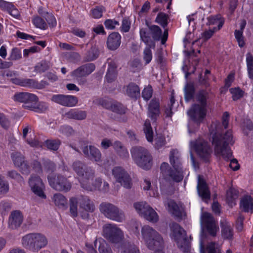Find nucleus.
I'll return each instance as SVG.
<instances>
[{
	"label": "nucleus",
	"instance_id": "f257e3e1",
	"mask_svg": "<svg viewBox=\"0 0 253 253\" xmlns=\"http://www.w3.org/2000/svg\"><path fill=\"white\" fill-rule=\"evenodd\" d=\"M229 114L225 112L222 116V125L219 122L212 123L210 128L212 144L214 146V152L221 155L226 161L229 160L232 156V152L228 145H233L232 132L230 130L223 132L222 126L226 129L228 126Z\"/></svg>",
	"mask_w": 253,
	"mask_h": 253
},
{
	"label": "nucleus",
	"instance_id": "f03ea898",
	"mask_svg": "<svg viewBox=\"0 0 253 253\" xmlns=\"http://www.w3.org/2000/svg\"><path fill=\"white\" fill-rule=\"evenodd\" d=\"M141 234L149 250L157 253L162 251L164 247V241L157 231L148 225H145L141 229Z\"/></svg>",
	"mask_w": 253,
	"mask_h": 253
},
{
	"label": "nucleus",
	"instance_id": "7ed1b4c3",
	"mask_svg": "<svg viewBox=\"0 0 253 253\" xmlns=\"http://www.w3.org/2000/svg\"><path fill=\"white\" fill-rule=\"evenodd\" d=\"M48 241L46 237L39 233H29L22 238L21 244L26 250L33 252H38L44 248Z\"/></svg>",
	"mask_w": 253,
	"mask_h": 253
},
{
	"label": "nucleus",
	"instance_id": "20e7f679",
	"mask_svg": "<svg viewBox=\"0 0 253 253\" xmlns=\"http://www.w3.org/2000/svg\"><path fill=\"white\" fill-rule=\"evenodd\" d=\"M72 168L80 179L82 186L88 184L95 176L94 169L83 161H75L72 165Z\"/></svg>",
	"mask_w": 253,
	"mask_h": 253
},
{
	"label": "nucleus",
	"instance_id": "39448f33",
	"mask_svg": "<svg viewBox=\"0 0 253 253\" xmlns=\"http://www.w3.org/2000/svg\"><path fill=\"white\" fill-rule=\"evenodd\" d=\"M132 159L139 167L149 169L153 165V158L148 150L141 146H135L130 150Z\"/></svg>",
	"mask_w": 253,
	"mask_h": 253
},
{
	"label": "nucleus",
	"instance_id": "423d86ee",
	"mask_svg": "<svg viewBox=\"0 0 253 253\" xmlns=\"http://www.w3.org/2000/svg\"><path fill=\"white\" fill-rule=\"evenodd\" d=\"M172 238L181 250L186 251L190 247L191 236L188 237L185 230L176 223L170 225Z\"/></svg>",
	"mask_w": 253,
	"mask_h": 253
},
{
	"label": "nucleus",
	"instance_id": "0eeeda50",
	"mask_svg": "<svg viewBox=\"0 0 253 253\" xmlns=\"http://www.w3.org/2000/svg\"><path fill=\"white\" fill-rule=\"evenodd\" d=\"M99 210L106 217L111 220L122 222L125 219L124 212L112 204L103 202L100 205Z\"/></svg>",
	"mask_w": 253,
	"mask_h": 253
},
{
	"label": "nucleus",
	"instance_id": "6e6552de",
	"mask_svg": "<svg viewBox=\"0 0 253 253\" xmlns=\"http://www.w3.org/2000/svg\"><path fill=\"white\" fill-rule=\"evenodd\" d=\"M103 236L110 243L118 244L124 239L123 231L117 225L107 223L103 226Z\"/></svg>",
	"mask_w": 253,
	"mask_h": 253
},
{
	"label": "nucleus",
	"instance_id": "1a4fd4ad",
	"mask_svg": "<svg viewBox=\"0 0 253 253\" xmlns=\"http://www.w3.org/2000/svg\"><path fill=\"white\" fill-rule=\"evenodd\" d=\"M201 225L202 236L204 232L206 231L211 236L215 237L219 230L214 218L211 214L208 212L202 213L201 216Z\"/></svg>",
	"mask_w": 253,
	"mask_h": 253
},
{
	"label": "nucleus",
	"instance_id": "9d476101",
	"mask_svg": "<svg viewBox=\"0 0 253 253\" xmlns=\"http://www.w3.org/2000/svg\"><path fill=\"white\" fill-rule=\"evenodd\" d=\"M47 179L50 186L57 191L67 192L71 188L70 182L61 174L50 173L47 176Z\"/></svg>",
	"mask_w": 253,
	"mask_h": 253
},
{
	"label": "nucleus",
	"instance_id": "9b49d317",
	"mask_svg": "<svg viewBox=\"0 0 253 253\" xmlns=\"http://www.w3.org/2000/svg\"><path fill=\"white\" fill-rule=\"evenodd\" d=\"M95 69V66L93 63H88L83 64L71 73V76L76 80L80 84H84L86 80L85 78L92 73Z\"/></svg>",
	"mask_w": 253,
	"mask_h": 253
},
{
	"label": "nucleus",
	"instance_id": "f8f14e48",
	"mask_svg": "<svg viewBox=\"0 0 253 253\" xmlns=\"http://www.w3.org/2000/svg\"><path fill=\"white\" fill-rule=\"evenodd\" d=\"M28 182L32 191L36 195L42 199H46V196L44 192L45 186L39 176L34 174H32Z\"/></svg>",
	"mask_w": 253,
	"mask_h": 253
},
{
	"label": "nucleus",
	"instance_id": "ddd939ff",
	"mask_svg": "<svg viewBox=\"0 0 253 253\" xmlns=\"http://www.w3.org/2000/svg\"><path fill=\"white\" fill-rule=\"evenodd\" d=\"M112 174L116 181L126 189H130L132 185L129 174L121 167H116L112 169Z\"/></svg>",
	"mask_w": 253,
	"mask_h": 253
},
{
	"label": "nucleus",
	"instance_id": "4468645a",
	"mask_svg": "<svg viewBox=\"0 0 253 253\" xmlns=\"http://www.w3.org/2000/svg\"><path fill=\"white\" fill-rule=\"evenodd\" d=\"M81 149L84 157L96 163L102 162V155L100 150L93 145H88L85 143L82 145Z\"/></svg>",
	"mask_w": 253,
	"mask_h": 253
},
{
	"label": "nucleus",
	"instance_id": "2eb2a0df",
	"mask_svg": "<svg viewBox=\"0 0 253 253\" xmlns=\"http://www.w3.org/2000/svg\"><path fill=\"white\" fill-rule=\"evenodd\" d=\"M193 147L203 160L206 162L208 161L211 150L207 142L203 139L196 140L193 143Z\"/></svg>",
	"mask_w": 253,
	"mask_h": 253
},
{
	"label": "nucleus",
	"instance_id": "dca6fc26",
	"mask_svg": "<svg viewBox=\"0 0 253 253\" xmlns=\"http://www.w3.org/2000/svg\"><path fill=\"white\" fill-rule=\"evenodd\" d=\"M187 114L194 122L199 125L203 122L206 116V107L194 104L188 111Z\"/></svg>",
	"mask_w": 253,
	"mask_h": 253
},
{
	"label": "nucleus",
	"instance_id": "f3484780",
	"mask_svg": "<svg viewBox=\"0 0 253 253\" xmlns=\"http://www.w3.org/2000/svg\"><path fill=\"white\" fill-rule=\"evenodd\" d=\"M51 100L62 106L70 107L76 106L78 102L77 97L69 95H54L52 97Z\"/></svg>",
	"mask_w": 253,
	"mask_h": 253
},
{
	"label": "nucleus",
	"instance_id": "a211bd4d",
	"mask_svg": "<svg viewBox=\"0 0 253 253\" xmlns=\"http://www.w3.org/2000/svg\"><path fill=\"white\" fill-rule=\"evenodd\" d=\"M197 191L203 200L207 202L210 198L211 193L205 180L203 176H198Z\"/></svg>",
	"mask_w": 253,
	"mask_h": 253
},
{
	"label": "nucleus",
	"instance_id": "6ab92c4d",
	"mask_svg": "<svg viewBox=\"0 0 253 253\" xmlns=\"http://www.w3.org/2000/svg\"><path fill=\"white\" fill-rule=\"evenodd\" d=\"M220 224L222 238L225 240H233L234 231L231 224L225 219L221 220Z\"/></svg>",
	"mask_w": 253,
	"mask_h": 253
},
{
	"label": "nucleus",
	"instance_id": "aec40b11",
	"mask_svg": "<svg viewBox=\"0 0 253 253\" xmlns=\"http://www.w3.org/2000/svg\"><path fill=\"white\" fill-rule=\"evenodd\" d=\"M23 222V215L19 211L11 212L8 220V226L12 229H17Z\"/></svg>",
	"mask_w": 253,
	"mask_h": 253
},
{
	"label": "nucleus",
	"instance_id": "412c9836",
	"mask_svg": "<svg viewBox=\"0 0 253 253\" xmlns=\"http://www.w3.org/2000/svg\"><path fill=\"white\" fill-rule=\"evenodd\" d=\"M165 205L168 206L169 211L175 216L182 219L185 216L183 208L182 207H179L174 201L168 200L165 203Z\"/></svg>",
	"mask_w": 253,
	"mask_h": 253
},
{
	"label": "nucleus",
	"instance_id": "4be33fe9",
	"mask_svg": "<svg viewBox=\"0 0 253 253\" xmlns=\"http://www.w3.org/2000/svg\"><path fill=\"white\" fill-rule=\"evenodd\" d=\"M121 36L117 32H113L110 34L107 41V47L111 50L117 49L120 45L121 42Z\"/></svg>",
	"mask_w": 253,
	"mask_h": 253
},
{
	"label": "nucleus",
	"instance_id": "5701e85b",
	"mask_svg": "<svg viewBox=\"0 0 253 253\" xmlns=\"http://www.w3.org/2000/svg\"><path fill=\"white\" fill-rule=\"evenodd\" d=\"M160 103L158 99H153L149 105V116L153 122H156L160 114Z\"/></svg>",
	"mask_w": 253,
	"mask_h": 253
},
{
	"label": "nucleus",
	"instance_id": "b1692460",
	"mask_svg": "<svg viewBox=\"0 0 253 253\" xmlns=\"http://www.w3.org/2000/svg\"><path fill=\"white\" fill-rule=\"evenodd\" d=\"M141 40L150 47L154 48L155 46V41L151 37V30L148 28H142L140 30Z\"/></svg>",
	"mask_w": 253,
	"mask_h": 253
},
{
	"label": "nucleus",
	"instance_id": "393cba45",
	"mask_svg": "<svg viewBox=\"0 0 253 253\" xmlns=\"http://www.w3.org/2000/svg\"><path fill=\"white\" fill-rule=\"evenodd\" d=\"M78 201L80 207L85 211L92 212L94 211V205L87 196L81 195Z\"/></svg>",
	"mask_w": 253,
	"mask_h": 253
},
{
	"label": "nucleus",
	"instance_id": "a878e982",
	"mask_svg": "<svg viewBox=\"0 0 253 253\" xmlns=\"http://www.w3.org/2000/svg\"><path fill=\"white\" fill-rule=\"evenodd\" d=\"M240 208L246 212H253V198L249 195L244 196L240 201Z\"/></svg>",
	"mask_w": 253,
	"mask_h": 253
},
{
	"label": "nucleus",
	"instance_id": "bb28decb",
	"mask_svg": "<svg viewBox=\"0 0 253 253\" xmlns=\"http://www.w3.org/2000/svg\"><path fill=\"white\" fill-rule=\"evenodd\" d=\"M65 116L69 119L84 120L86 118L87 112L85 111L71 109L65 114Z\"/></svg>",
	"mask_w": 253,
	"mask_h": 253
},
{
	"label": "nucleus",
	"instance_id": "cd10ccee",
	"mask_svg": "<svg viewBox=\"0 0 253 253\" xmlns=\"http://www.w3.org/2000/svg\"><path fill=\"white\" fill-rule=\"evenodd\" d=\"M169 162L173 169H179L182 167L180 154L176 149H173L169 153Z\"/></svg>",
	"mask_w": 253,
	"mask_h": 253
},
{
	"label": "nucleus",
	"instance_id": "c85d7f7f",
	"mask_svg": "<svg viewBox=\"0 0 253 253\" xmlns=\"http://www.w3.org/2000/svg\"><path fill=\"white\" fill-rule=\"evenodd\" d=\"M126 93L130 97L137 99L140 95L139 87L135 84L130 83L126 86Z\"/></svg>",
	"mask_w": 253,
	"mask_h": 253
},
{
	"label": "nucleus",
	"instance_id": "c756f323",
	"mask_svg": "<svg viewBox=\"0 0 253 253\" xmlns=\"http://www.w3.org/2000/svg\"><path fill=\"white\" fill-rule=\"evenodd\" d=\"M147 207L148 208L147 209V211H146L142 217L151 222H157L159 219V216L158 214L152 207L150 206Z\"/></svg>",
	"mask_w": 253,
	"mask_h": 253
},
{
	"label": "nucleus",
	"instance_id": "7c9ffc66",
	"mask_svg": "<svg viewBox=\"0 0 253 253\" xmlns=\"http://www.w3.org/2000/svg\"><path fill=\"white\" fill-rule=\"evenodd\" d=\"M117 66L114 62L109 63V67L106 75V78L108 82H113L117 77Z\"/></svg>",
	"mask_w": 253,
	"mask_h": 253
},
{
	"label": "nucleus",
	"instance_id": "2f4dec72",
	"mask_svg": "<svg viewBox=\"0 0 253 253\" xmlns=\"http://www.w3.org/2000/svg\"><path fill=\"white\" fill-rule=\"evenodd\" d=\"M52 200L55 205L59 208L65 209L67 207V199L62 194H55L53 196Z\"/></svg>",
	"mask_w": 253,
	"mask_h": 253
},
{
	"label": "nucleus",
	"instance_id": "473e14b6",
	"mask_svg": "<svg viewBox=\"0 0 253 253\" xmlns=\"http://www.w3.org/2000/svg\"><path fill=\"white\" fill-rule=\"evenodd\" d=\"M174 170H168V175L173 180L179 182L182 180L183 175L182 167H180L179 169H174Z\"/></svg>",
	"mask_w": 253,
	"mask_h": 253
},
{
	"label": "nucleus",
	"instance_id": "72a5a7b5",
	"mask_svg": "<svg viewBox=\"0 0 253 253\" xmlns=\"http://www.w3.org/2000/svg\"><path fill=\"white\" fill-rule=\"evenodd\" d=\"M143 130L145 134L147 140L152 142L153 140V131L151 126L150 122L149 120H146L144 123Z\"/></svg>",
	"mask_w": 253,
	"mask_h": 253
},
{
	"label": "nucleus",
	"instance_id": "f704fd0d",
	"mask_svg": "<svg viewBox=\"0 0 253 253\" xmlns=\"http://www.w3.org/2000/svg\"><path fill=\"white\" fill-rule=\"evenodd\" d=\"M185 100L188 102L194 97L195 93V88L192 83L187 84L184 87Z\"/></svg>",
	"mask_w": 253,
	"mask_h": 253
},
{
	"label": "nucleus",
	"instance_id": "c9c22d12",
	"mask_svg": "<svg viewBox=\"0 0 253 253\" xmlns=\"http://www.w3.org/2000/svg\"><path fill=\"white\" fill-rule=\"evenodd\" d=\"M208 92L205 90H200L196 95L197 101L200 104V105L206 107L207 99L208 97Z\"/></svg>",
	"mask_w": 253,
	"mask_h": 253
},
{
	"label": "nucleus",
	"instance_id": "e433bc0d",
	"mask_svg": "<svg viewBox=\"0 0 253 253\" xmlns=\"http://www.w3.org/2000/svg\"><path fill=\"white\" fill-rule=\"evenodd\" d=\"M38 97L34 94L30 93L28 95V98L26 100L24 103V107L32 110L33 108H34V106H35L36 103H38Z\"/></svg>",
	"mask_w": 253,
	"mask_h": 253
},
{
	"label": "nucleus",
	"instance_id": "4c0bfd02",
	"mask_svg": "<svg viewBox=\"0 0 253 253\" xmlns=\"http://www.w3.org/2000/svg\"><path fill=\"white\" fill-rule=\"evenodd\" d=\"M42 166L46 172L52 173L56 170L55 163L48 159H43L42 161Z\"/></svg>",
	"mask_w": 253,
	"mask_h": 253
},
{
	"label": "nucleus",
	"instance_id": "58836bf2",
	"mask_svg": "<svg viewBox=\"0 0 253 253\" xmlns=\"http://www.w3.org/2000/svg\"><path fill=\"white\" fill-rule=\"evenodd\" d=\"M98 55L99 51L98 48L95 46H92L86 53L85 60L87 61H93L96 59Z\"/></svg>",
	"mask_w": 253,
	"mask_h": 253
},
{
	"label": "nucleus",
	"instance_id": "ea45409f",
	"mask_svg": "<svg viewBox=\"0 0 253 253\" xmlns=\"http://www.w3.org/2000/svg\"><path fill=\"white\" fill-rule=\"evenodd\" d=\"M150 206L145 202H138L134 203L133 207H134L137 212L142 216L145 213L147 209L148 208L147 207Z\"/></svg>",
	"mask_w": 253,
	"mask_h": 253
},
{
	"label": "nucleus",
	"instance_id": "a19ab883",
	"mask_svg": "<svg viewBox=\"0 0 253 253\" xmlns=\"http://www.w3.org/2000/svg\"><path fill=\"white\" fill-rule=\"evenodd\" d=\"M151 30L152 38L154 41H159L162 34V31L158 26L152 25L149 27Z\"/></svg>",
	"mask_w": 253,
	"mask_h": 253
},
{
	"label": "nucleus",
	"instance_id": "79ce46f5",
	"mask_svg": "<svg viewBox=\"0 0 253 253\" xmlns=\"http://www.w3.org/2000/svg\"><path fill=\"white\" fill-rule=\"evenodd\" d=\"M123 253H140L137 247L129 242L125 243L123 247Z\"/></svg>",
	"mask_w": 253,
	"mask_h": 253
},
{
	"label": "nucleus",
	"instance_id": "37998d69",
	"mask_svg": "<svg viewBox=\"0 0 253 253\" xmlns=\"http://www.w3.org/2000/svg\"><path fill=\"white\" fill-rule=\"evenodd\" d=\"M45 145L48 149L56 151L58 149L61 142L59 139H48L45 142Z\"/></svg>",
	"mask_w": 253,
	"mask_h": 253
},
{
	"label": "nucleus",
	"instance_id": "c03bdc74",
	"mask_svg": "<svg viewBox=\"0 0 253 253\" xmlns=\"http://www.w3.org/2000/svg\"><path fill=\"white\" fill-rule=\"evenodd\" d=\"M102 183V179L98 177L95 179V181L92 182V185L90 186L89 183L85 184L83 187L88 190L92 191L93 190L98 189L100 190L101 188V184Z\"/></svg>",
	"mask_w": 253,
	"mask_h": 253
},
{
	"label": "nucleus",
	"instance_id": "a18cd8bd",
	"mask_svg": "<svg viewBox=\"0 0 253 253\" xmlns=\"http://www.w3.org/2000/svg\"><path fill=\"white\" fill-rule=\"evenodd\" d=\"M168 14L163 12H160L157 16L155 22L160 24L164 28H165L168 25Z\"/></svg>",
	"mask_w": 253,
	"mask_h": 253
},
{
	"label": "nucleus",
	"instance_id": "49530a36",
	"mask_svg": "<svg viewBox=\"0 0 253 253\" xmlns=\"http://www.w3.org/2000/svg\"><path fill=\"white\" fill-rule=\"evenodd\" d=\"M78 200L75 197H72L70 199V212L71 215L76 217L78 215Z\"/></svg>",
	"mask_w": 253,
	"mask_h": 253
},
{
	"label": "nucleus",
	"instance_id": "de8ad7c7",
	"mask_svg": "<svg viewBox=\"0 0 253 253\" xmlns=\"http://www.w3.org/2000/svg\"><path fill=\"white\" fill-rule=\"evenodd\" d=\"M11 157L16 167H18L21 165V163L24 161V157L19 152H14L11 155Z\"/></svg>",
	"mask_w": 253,
	"mask_h": 253
},
{
	"label": "nucleus",
	"instance_id": "09e8293b",
	"mask_svg": "<svg viewBox=\"0 0 253 253\" xmlns=\"http://www.w3.org/2000/svg\"><path fill=\"white\" fill-rule=\"evenodd\" d=\"M238 197V192L234 188H230L227 191V200L229 203L232 204L234 200Z\"/></svg>",
	"mask_w": 253,
	"mask_h": 253
},
{
	"label": "nucleus",
	"instance_id": "8fccbe9b",
	"mask_svg": "<svg viewBox=\"0 0 253 253\" xmlns=\"http://www.w3.org/2000/svg\"><path fill=\"white\" fill-rule=\"evenodd\" d=\"M34 25L37 28L41 29H45L46 27V23L41 17L36 16L33 19Z\"/></svg>",
	"mask_w": 253,
	"mask_h": 253
},
{
	"label": "nucleus",
	"instance_id": "3c124183",
	"mask_svg": "<svg viewBox=\"0 0 253 253\" xmlns=\"http://www.w3.org/2000/svg\"><path fill=\"white\" fill-rule=\"evenodd\" d=\"M206 250L208 253H221V249L215 242H211L207 246Z\"/></svg>",
	"mask_w": 253,
	"mask_h": 253
},
{
	"label": "nucleus",
	"instance_id": "603ef678",
	"mask_svg": "<svg viewBox=\"0 0 253 253\" xmlns=\"http://www.w3.org/2000/svg\"><path fill=\"white\" fill-rule=\"evenodd\" d=\"M110 110L115 113L123 114L126 112L125 108L121 104L118 103H112Z\"/></svg>",
	"mask_w": 253,
	"mask_h": 253
},
{
	"label": "nucleus",
	"instance_id": "864d4df0",
	"mask_svg": "<svg viewBox=\"0 0 253 253\" xmlns=\"http://www.w3.org/2000/svg\"><path fill=\"white\" fill-rule=\"evenodd\" d=\"M230 91L232 94V98L234 101L243 96L244 92L239 88H231L230 89Z\"/></svg>",
	"mask_w": 253,
	"mask_h": 253
},
{
	"label": "nucleus",
	"instance_id": "5fc2aeb1",
	"mask_svg": "<svg viewBox=\"0 0 253 253\" xmlns=\"http://www.w3.org/2000/svg\"><path fill=\"white\" fill-rule=\"evenodd\" d=\"M66 58L70 62L76 63L79 61L81 59V56L76 52H71L67 53L66 55Z\"/></svg>",
	"mask_w": 253,
	"mask_h": 253
},
{
	"label": "nucleus",
	"instance_id": "6e6d98bb",
	"mask_svg": "<svg viewBox=\"0 0 253 253\" xmlns=\"http://www.w3.org/2000/svg\"><path fill=\"white\" fill-rule=\"evenodd\" d=\"M0 125L5 129H7L10 126L9 119L3 113H0Z\"/></svg>",
	"mask_w": 253,
	"mask_h": 253
},
{
	"label": "nucleus",
	"instance_id": "4d7b16f0",
	"mask_svg": "<svg viewBox=\"0 0 253 253\" xmlns=\"http://www.w3.org/2000/svg\"><path fill=\"white\" fill-rule=\"evenodd\" d=\"M30 93L28 92H20L15 94L14 95V99L18 102L24 103L26 100L28 98V95Z\"/></svg>",
	"mask_w": 253,
	"mask_h": 253
},
{
	"label": "nucleus",
	"instance_id": "13d9d810",
	"mask_svg": "<svg viewBox=\"0 0 253 253\" xmlns=\"http://www.w3.org/2000/svg\"><path fill=\"white\" fill-rule=\"evenodd\" d=\"M151 48V47L148 46L144 49L143 51V59L147 64L150 62L152 58V53L150 49Z\"/></svg>",
	"mask_w": 253,
	"mask_h": 253
},
{
	"label": "nucleus",
	"instance_id": "bf43d9fd",
	"mask_svg": "<svg viewBox=\"0 0 253 253\" xmlns=\"http://www.w3.org/2000/svg\"><path fill=\"white\" fill-rule=\"evenodd\" d=\"M21 58L20 50L17 48H14L12 49L11 53L9 59L11 60H16Z\"/></svg>",
	"mask_w": 253,
	"mask_h": 253
},
{
	"label": "nucleus",
	"instance_id": "052dcab7",
	"mask_svg": "<svg viewBox=\"0 0 253 253\" xmlns=\"http://www.w3.org/2000/svg\"><path fill=\"white\" fill-rule=\"evenodd\" d=\"M48 68L49 67L47 63L45 62H41L35 67V70L36 72L42 73L46 71Z\"/></svg>",
	"mask_w": 253,
	"mask_h": 253
},
{
	"label": "nucleus",
	"instance_id": "680f3d73",
	"mask_svg": "<svg viewBox=\"0 0 253 253\" xmlns=\"http://www.w3.org/2000/svg\"><path fill=\"white\" fill-rule=\"evenodd\" d=\"M98 249L100 253H113L110 247L105 242L100 244Z\"/></svg>",
	"mask_w": 253,
	"mask_h": 253
},
{
	"label": "nucleus",
	"instance_id": "e2e57ef3",
	"mask_svg": "<svg viewBox=\"0 0 253 253\" xmlns=\"http://www.w3.org/2000/svg\"><path fill=\"white\" fill-rule=\"evenodd\" d=\"M153 90L151 86L145 88L142 92V96L145 100H148L152 95Z\"/></svg>",
	"mask_w": 253,
	"mask_h": 253
},
{
	"label": "nucleus",
	"instance_id": "0e129e2a",
	"mask_svg": "<svg viewBox=\"0 0 253 253\" xmlns=\"http://www.w3.org/2000/svg\"><path fill=\"white\" fill-rule=\"evenodd\" d=\"M235 36L238 42L239 45L240 47H243L245 44L243 40V32L236 30L235 31Z\"/></svg>",
	"mask_w": 253,
	"mask_h": 253
},
{
	"label": "nucleus",
	"instance_id": "69168bd1",
	"mask_svg": "<svg viewBox=\"0 0 253 253\" xmlns=\"http://www.w3.org/2000/svg\"><path fill=\"white\" fill-rule=\"evenodd\" d=\"M9 190L8 184L0 176V194H5Z\"/></svg>",
	"mask_w": 253,
	"mask_h": 253
},
{
	"label": "nucleus",
	"instance_id": "338daca9",
	"mask_svg": "<svg viewBox=\"0 0 253 253\" xmlns=\"http://www.w3.org/2000/svg\"><path fill=\"white\" fill-rule=\"evenodd\" d=\"M104 25L107 29L113 30L115 29L116 25H119V23L117 21L107 19L104 22Z\"/></svg>",
	"mask_w": 253,
	"mask_h": 253
},
{
	"label": "nucleus",
	"instance_id": "774afa93",
	"mask_svg": "<svg viewBox=\"0 0 253 253\" xmlns=\"http://www.w3.org/2000/svg\"><path fill=\"white\" fill-rule=\"evenodd\" d=\"M246 60L248 73H251L253 70V56L250 53L247 54Z\"/></svg>",
	"mask_w": 253,
	"mask_h": 253
}]
</instances>
